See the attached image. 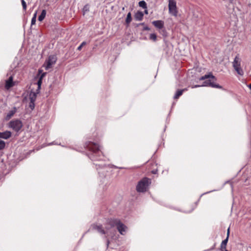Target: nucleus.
Here are the masks:
<instances>
[{
    "label": "nucleus",
    "mask_w": 251,
    "mask_h": 251,
    "mask_svg": "<svg viewBox=\"0 0 251 251\" xmlns=\"http://www.w3.org/2000/svg\"><path fill=\"white\" fill-rule=\"evenodd\" d=\"M249 87L251 90V83L249 85Z\"/></svg>",
    "instance_id": "e433bc0d"
},
{
    "label": "nucleus",
    "mask_w": 251,
    "mask_h": 251,
    "mask_svg": "<svg viewBox=\"0 0 251 251\" xmlns=\"http://www.w3.org/2000/svg\"><path fill=\"white\" fill-rule=\"evenodd\" d=\"M46 73H44L42 74L41 75V76H40V78H39V79H42V78H43V77H44V76H45V75H46Z\"/></svg>",
    "instance_id": "c756f323"
},
{
    "label": "nucleus",
    "mask_w": 251,
    "mask_h": 251,
    "mask_svg": "<svg viewBox=\"0 0 251 251\" xmlns=\"http://www.w3.org/2000/svg\"><path fill=\"white\" fill-rule=\"evenodd\" d=\"M37 11L34 14V15L31 19V25H33L35 24L36 21Z\"/></svg>",
    "instance_id": "4be33fe9"
},
{
    "label": "nucleus",
    "mask_w": 251,
    "mask_h": 251,
    "mask_svg": "<svg viewBox=\"0 0 251 251\" xmlns=\"http://www.w3.org/2000/svg\"><path fill=\"white\" fill-rule=\"evenodd\" d=\"M22 4L23 6V9L25 11L26 9V4L24 0H21Z\"/></svg>",
    "instance_id": "393cba45"
},
{
    "label": "nucleus",
    "mask_w": 251,
    "mask_h": 251,
    "mask_svg": "<svg viewBox=\"0 0 251 251\" xmlns=\"http://www.w3.org/2000/svg\"><path fill=\"white\" fill-rule=\"evenodd\" d=\"M9 127L12 128L16 132L19 131L23 127L22 121L18 119L11 121L8 124Z\"/></svg>",
    "instance_id": "39448f33"
},
{
    "label": "nucleus",
    "mask_w": 251,
    "mask_h": 251,
    "mask_svg": "<svg viewBox=\"0 0 251 251\" xmlns=\"http://www.w3.org/2000/svg\"><path fill=\"white\" fill-rule=\"evenodd\" d=\"M145 14H148V10L147 9L145 10Z\"/></svg>",
    "instance_id": "c9c22d12"
},
{
    "label": "nucleus",
    "mask_w": 251,
    "mask_h": 251,
    "mask_svg": "<svg viewBox=\"0 0 251 251\" xmlns=\"http://www.w3.org/2000/svg\"><path fill=\"white\" fill-rule=\"evenodd\" d=\"M144 14L142 12L138 11L135 15V18L136 21H141L142 20Z\"/></svg>",
    "instance_id": "ddd939ff"
},
{
    "label": "nucleus",
    "mask_w": 251,
    "mask_h": 251,
    "mask_svg": "<svg viewBox=\"0 0 251 251\" xmlns=\"http://www.w3.org/2000/svg\"><path fill=\"white\" fill-rule=\"evenodd\" d=\"M139 6L144 9L147 8L146 2L144 0H141L139 2Z\"/></svg>",
    "instance_id": "a211bd4d"
},
{
    "label": "nucleus",
    "mask_w": 251,
    "mask_h": 251,
    "mask_svg": "<svg viewBox=\"0 0 251 251\" xmlns=\"http://www.w3.org/2000/svg\"><path fill=\"white\" fill-rule=\"evenodd\" d=\"M5 146V143L3 141L0 140V150L3 149Z\"/></svg>",
    "instance_id": "a878e982"
},
{
    "label": "nucleus",
    "mask_w": 251,
    "mask_h": 251,
    "mask_svg": "<svg viewBox=\"0 0 251 251\" xmlns=\"http://www.w3.org/2000/svg\"><path fill=\"white\" fill-rule=\"evenodd\" d=\"M85 147L91 152L88 155L91 160L96 161L102 159L101 154L102 152L100 149V147L97 144L89 141L85 143Z\"/></svg>",
    "instance_id": "f03ea898"
},
{
    "label": "nucleus",
    "mask_w": 251,
    "mask_h": 251,
    "mask_svg": "<svg viewBox=\"0 0 251 251\" xmlns=\"http://www.w3.org/2000/svg\"><path fill=\"white\" fill-rule=\"evenodd\" d=\"M109 244V242L108 240H107V246H108Z\"/></svg>",
    "instance_id": "4c0bfd02"
},
{
    "label": "nucleus",
    "mask_w": 251,
    "mask_h": 251,
    "mask_svg": "<svg viewBox=\"0 0 251 251\" xmlns=\"http://www.w3.org/2000/svg\"><path fill=\"white\" fill-rule=\"evenodd\" d=\"M210 78L215 79V77L214 75H213L211 73H210L209 74H206L203 76H202L199 78V79L200 80H203Z\"/></svg>",
    "instance_id": "4468645a"
},
{
    "label": "nucleus",
    "mask_w": 251,
    "mask_h": 251,
    "mask_svg": "<svg viewBox=\"0 0 251 251\" xmlns=\"http://www.w3.org/2000/svg\"><path fill=\"white\" fill-rule=\"evenodd\" d=\"M86 44V42L84 41L83 42L81 43V44L80 45V46H79L77 48V50H80L82 49V48L85 46V45Z\"/></svg>",
    "instance_id": "bb28decb"
},
{
    "label": "nucleus",
    "mask_w": 251,
    "mask_h": 251,
    "mask_svg": "<svg viewBox=\"0 0 251 251\" xmlns=\"http://www.w3.org/2000/svg\"><path fill=\"white\" fill-rule=\"evenodd\" d=\"M34 102H35V101H30L29 106V107H30L31 109H34V106H35Z\"/></svg>",
    "instance_id": "cd10ccee"
},
{
    "label": "nucleus",
    "mask_w": 251,
    "mask_h": 251,
    "mask_svg": "<svg viewBox=\"0 0 251 251\" xmlns=\"http://www.w3.org/2000/svg\"><path fill=\"white\" fill-rule=\"evenodd\" d=\"M228 236L226 237V238L222 241L221 245V251H226V246L227 244V243L228 242Z\"/></svg>",
    "instance_id": "f8f14e48"
},
{
    "label": "nucleus",
    "mask_w": 251,
    "mask_h": 251,
    "mask_svg": "<svg viewBox=\"0 0 251 251\" xmlns=\"http://www.w3.org/2000/svg\"><path fill=\"white\" fill-rule=\"evenodd\" d=\"M156 35L155 33H151L150 35V39L155 41L156 40Z\"/></svg>",
    "instance_id": "5701e85b"
},
{
    "label": "nucleus",
    "mask_w": 251,
    "mask_h": 251,
    "mask_svg": "<svg viewBox=\"0 0 251 251\" xmlns=\"http://www.w3.org/2000/svg\"><path fill=\"white\" fill-rule=\"evenodd\" d=\"M113 166V167H114V168H118V167H117V166Z\"/></svg>",
    "instance_id": "ea45409f"
},
{
    "label": "nucleus",
    "mask_w": 251,
    "mask_h": 251,
    "mask_svg": "<svg viewBox=\"0 0 251 251\" xmlns=\"http://www.w3.org/2000/svg\"><path fill=\"white\" fill-rule=\"evenodd\" d=\"M86 7H88V6L87 5H85V6H84V8H86Z\"/></svg>",
    "instance_id": "a19ab883"
},
{
    "label": "nucleus",
    "mask_w": 251,
    "mask_h": 251,
    "mask_svg": "<svg viewBox=\"0 0 251 251\" xmlns=\"http://www.w3.org/2000/svg\"><path fill=\"white\" fill-rule=\"evenodd\" d=\"M144 29L146 30H150V28L148 26H146V27H144Z\"/></svg>",
    "instance_id": "72a5a7b5"
},
{
    "label": "nucleus",
    "mask_w": 251,
    "mask_h": 251,
    "mask_svg": "<svg viewBox=\"0 0 251 251\" xmlns=\"http://www.w3.org/2000/svg\"><path fill=\"white\" fill-rule=\"evenodd\" d=\"M210 86L213 88H222V86L218 84H215L213 82H210Z\"/></svg>",
    "instance_id": "412c9836"
},
{
    "label": "nucleus",
    "mask_w": 251,
    "mask_h": 251,
    "mask_svg": "<svg viewBox=\"0 0 251 251\" xmlns=\"http://www.w3.org/2000/svg\"><path fill=\"white\" fill-rule=\"evenodd\" d=\"M56 61V56L54 55H50L44 64V67L46 70H48L52 67V65L55 63Z\"/></svg>",
    "instance_id": "0eeeda50"
},
{
    "label": "nucleus",
    "mask_w": 251,
    "mask_h": 251,
    "mask_svg": "<svg viewBox=\"0 0 251 251\" xmlns=\"http://www.w3.org/2000/svg\"><path fill=\"white\" fill-rule=\"evenodd\" d=\"M46 13L47 12L46 10L44 9L42 11L41 14L38 17V20L40 22L42 21L45 19L46 15Z\"/></svg>",
    "instance_id": "2eb2a0df"
},
{
    "label": "nucleus",
    "mask_w": 251,
    "mask_h": 251,
    "mask_svg": "<svg viewBox=\"0 0 251 251\" xmlns=\"http://www.w3.org/2000/svg\"><path fill=\"white\" fill-rule=\"evenodd\" d=\"M131 14L130 12H129L127 15L126 20V22L127 24H129L131 21Z\"/></svg>",
    "instance_id": "6ab92c4d"
},
{
    "label": "nucleus",
    "mask_w": 251,
    "mask_h": 251,
    "mask_svg": "<svg viewBox=\"0 0 251 251\" xmlns=\"http://www.w3.org/2000/svg\"><path fill=\"white\" fill-rule=\"evenodd\" d=\"M30 101H35L36 99V94L34 92H31L29 95Z\"/></svg>",
    "instance_id": "f3484780"
},
{
    "label": "nucleus",
    "mask_w": 251,
    "mask_h": 251,
    "mask_svg": "<svg viewBox=\"0 0 251 251\" xmlns=\"http://www.w3.org/2000/svg\"><path fill=\"white\" fill-rule=\"evenodd\" d=\"M11 136V132L9 131H5L2 132H0V138L7 139Z\"/></svg>",
    "instance_id": "9d476101"
},
{
    "label": "nucleus",
    "mask_w": 251,
    "mask_h": 251,
    "mask_svg": "<svg viewBox=\"0 0 251 251\" xmlns=\"http://www.w3.org/2000/svg\"><path fill=\"white\" fill-rule=\"evenodd\" d=\"M201 85H196L194 86H192V88H197V87H201Z\"/></svg>",
    "instance_id": "2f4dec72"
},
{
    "label": "nucleus",
    "mask_w": 251,
    "mask_h": 251,
    "mask_svg": "<svg viewBox=\"0 0 251 251\" xmlns=\"http://www.w3.org/2000/svg\"><path fill=\"white\" fill-rule=\"evenodd\" d=\"M169 10L170 14L173 16H176L177 11L176 4L175 0H169Z\"/></svg>",
    "instance_id": "423d86ee"
},
{
    "label": "nucleus",
    "mask_w": 251,
    "mask_h": 251,
    "mask_svg": "<svg viewBox=\"0 0 251 251\" xmlns=\"http://www.w3.org/2000/svg\"><path fill=\"white\" fill-rule=\"evenodd\" d=\"M46 73H44L42 74L41 75V76H40V78H39V79H42V78H43V77H44V76H45V75H46Z\"/></svg>",
    "instance_id": "7c9ffc66"
},
{
    "label": "nucleus",
    "mask_w": 251,
    "mask_h": 251,
    "mask_svg": "<svg viewBox=\"0 0 251 251\" xmlns=\"http://www.w3.org/2000/svg\"><path fill=\"white\" fill-rule=\"evenodd\" d=\"M152 24L158 29L163 28L164 25V22L161 20L154 21L152 22Z\"/></svg>",
    "instance_id": "6e6552de"
},
{
    "label": "nucleus",
    "mask_w": 251,
    "mask_h": 251,
    "mask_svg": "<svg viewBox=\"0 0 251 251\" xmlns=\"http://www.w3.org/2000/svg\"><path fill=\"white\" fill-rule=\"evenodd\" d=\"M210 80H205L203 82V84L201 85V86H210Z\"/></svg>",
    "instance_id": "b1692460"
},
{
    "label": "nucleus",
    "mask_w": 251,
    "mask_h": 251,
    "mask_svg": "<svg viewBox=\"0 0 251 251\" xmlns=\"http://www.w3.org/2000/svg\"><path fill=\"white\" fill-rule=\"evenodd\" d=\"M152 173L153 174H156V171H152Z\"/></svg>",
    "instance_id": "f704fd0d"
},
{
    "label": "nucleus",
    "mask_w": 251,
    "mask_h": 251,
    "mask_svg": "<svg viewBox=\"0 0 251 251\" xmlns=\"http://www.w3.org/2000/svg\"><path fill=\"white\" fill-rule=\"evenodd\" d=\"M96 169L97 170H99L100 169H104L106 167V165L102 164H95Z\"/></svg>",
    "instance_id": "aec40b11"
},
{
    "label": "nucleus",
    "mask_w": 251,
    "mask_h": 251,
    "mask_svg": "<svg viewBox=\"0 0 251 251\" xmlns=\"http://www.w3.org/2000/svg\"><path fill=\"white\" fill-rule=\"evenodd\" d=\"M16 112L17 108L15 107H13V109L9 111L5 117V120H9L12 116H13Z\"/></svg>",
    "instance_id": "9b49d317"
},
{
    "label": "nucleus",
    "mask_w": 251,
    "mask_h": 251,
    "mask_svg": "<svg viewBox=\"0 0 251 251\" xmlns=\"http://www.w3.org/2000/svg\"><path fill=\"white\" fill-rule=\"evenodd\" d=\"M229 227L227 229V236H228V237H229Z\"/></svg>",
    "instance_id": "473e14b6"
},
{
    "label": "nucleus",
    "mask_w": 251,
    "mask_h": 251,
    "mask_svg": "<svg viewBox=\"0 0 251 251\" xmlns=\"http://www.w3.org/2000/svg\"><path fill=\"white\" fill-rule=\"evenodd\" d=\"M185 90V89L178 90L176 91V94L175 95L174 98L175 99H177L180 96H181L183 94V92Z\"/></svg>",
    "instance_id": "dca6fc26"
},
{
    "label": "nucleus",
    "mask_w": 251,
    "mask_h": 251,
    "mask_svg": "<svg viewBox=\"0 0 251 251\" xmlns=\"http://www.w3.org/2000/svg\"><path fill=\"white\" fill-rule=\"evenodd\" d=\"M151 183L150 179L147 177H144L139 181L136 186V190L138 192H146L150 184Z\"/></svg>",
    "instance_id": "7ed1b4c3"
},
{
    "label": "nucleus",
    "mask_w": 251,
    "mask_h": 251,
    "mask_svg": "<svg viewBox=\"0 0 251 251\" xmlns=\"http://www.w3.org/2000/svg\"><path fill=\"white\" fill-rule=\"evenodd\" d=\"M116 227L119 232L122 235H124L126 232V227L118 219H110L108 221L107 226L105 227V229L102 228L101 225H98L93 224L91 226V228L97 230L101 234H107L109 235L110 228Z\"/></svg>",
    "instance_id": "f257e3e1"
},
{
    "label": "nucleus",
    "mask_w": 251,
    "mask_h": 251,
    "mask_svg": "<svg viewBox=\"0 0 251 251\" xmlns=\"http://www.w3.org/2000/svg\"><path fill=\"white\" fill-rule=\"evenodd\" d=\"M14 86L13 81V76H10L9 78L6 81L5 87L6 89H9Z\"/></svg>",
    "instance_id": "1a4fd4ad"
},
{
    "label": "nucleus",
    "mask_w": 251,
    "mask_h": 251,
    "mask_svg": "<svg viewBox=\"0 0 251 251\" xmlns=\"http://www.w3.org/2000/svg\"><path fill=\"white\" fill-rule=\"evenodd\" d=\"M241 59L239 57V54H237L234 58L232 62V66L237 74L240 75H243L244 71L241 67Z\"/></svg>",
    "instance_id": "20e7f679"
},
{
    "label": "nucleus",
    "mask_w": 251,
    "mask_h": 251,
    "mask_svg": "<svg viewBox=\"0 0 251 251\" xmlns=\"http://www.w3.org/2000/svg\"><path fill=\"white\" fill-rule=\"evenodd\" d=\"M228 0V1H229V2H230V3L232 2V1H233V0Z\"/></svg>",
    "instance_id": "58836bf2"
},
{
    "label": "nucleus",
    "mask_w": 251,
    "mask_h": 251,
    "mask_svg": "<svg viewBox=\"0 0 251 251\" xmlns=\"http://www.w3.org/2000/svg\"><path fill=\"white\" fill-rule=\"evenodd\" d=\"M39 73H41V70H39Z\"/></svg>",
    "instance_id": "79ce46f5"
},
{
    "label": "nucleus",
    "mask_w": 251,
    "mask_h": 251,
    "mask_svg": "<svg viewBox=\"0 0 251 251\" xmlns=\"http://www.w3.org/2000/svg\"><path fill=\"white\" fill-rule=\"evenodd\" d=\"M42 80L41 79H39L37 82V84H38V89H40V87H41V84H42Z\"/></svg>",
    "instance_id": "c85d7f7f"
}]
</instances>
